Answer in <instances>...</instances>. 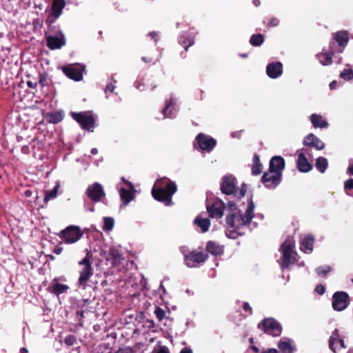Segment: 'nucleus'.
Here are the masks:
<instances>
[{
	"instance_id": "f257e3e1",
	"label": "nucleus",
	"mask_w": 353,
	"mask_h": 353,
	"mask_svg": "<svg viewBox=\"0 0 353 353\" xmlns=\"http://www.w3.org/2000/svg\"><path fill=\"white\" fill-rule=\"evenodd\" d=\"M231 212L226 217L228 225L234 230H237L250 223L254 217V204L252 199H248L246 204L242 203L237 210L232 202L228 203Z\"/></svg>"
},
{
	"instance_id": "f03ea898",
	"label": "nucleus",
	"mask_w": 353,
	"mask_h": 353,
	"mask_svg": "<svg viewBox=\"0 0 353 353\" xmlns=\"http://www.w3.org/2000/svg\"><path fill=\"white\" fill-rule=\"evenodd\" d=\"M176 190V185L174 181L162 178L156 181L152 190V194L156 200L164 202L165 205H170L172 196Z\"/></svg>"
},
{
	"instance_id": "7ed1b4c3",
	"label": "nucleus",
	"mask_w": 353,
	"mask_h": 353,
	"mask_svg": "<svg viewBox=\"0 0 353 353\" xmlns=\"http://www.w3.org/2000/svg\"><path fill=\"white\" fill-rule=\"evenodd\" d=\"M294 248V242L291 237H288L281 245L280 250L282 256L278 261L282 268H286L296 261V253Z\"/></svg>"
},
{
	"instance_id": "20e7f679",
	"label": "nucleus",
	"mask_w": 353,
	"mask_h": 353,
	"mask_svg": "<svg viewBox=\"0 0 353 353\" xmlns=\"http://www.w3.org/2000/svg\"><path fill=\"white\" fill-rule=\"evenodd\" d=\"M59 238L66 244H73L83 236L81 228L77 225H69L59 234Z\"/></svg>"
},
{
	"instance_id": "39448f33",
	"label": "nucleus",
	"mask_w": 353,
	"mask_h": 353,
	"mask_svg": "<svg viewBox=\"0 0 353 353\" xmlns=\"http://www.w3.org/2000/svg\"><path fill=\"white\" fill-rule=\"evenodd\" d=\"M72 118L77 121L84 130H91L94 128L95 119L91 112L72 113Z\"/></svg>"
},
{
	"instance_id": "423d86ee",
	"label": "nucleus",
	"mask_w": 353,
	"mask_h": 353,
	"mask_svg": "<svg viewBox=\"0 0 353 353\" xmlns=\"http://www.w3.org/2000/svg\"><path fill=\"white\" fill-rule=\"evenodd\" d=\"M258 326L259 328H262L265 333L273 336L280 335L282 331L280 323L272 318L265 319Z\"/></svg>"
},
{
	"instance_id": "0eeeda50",
	"label": "nucleus",
	"mask_w": 353,
	"mask_h": 353,
	"mask_svg": "<svg viewBox=\"0 0 353 353\" xmlns=\"http://www.w3.org/2000/svg\"><path fill=\"white\" fill-rule=\"evenodd\" d=\"M79 263V265H83V268L80 271V276L78 281V284L79 286H82L83 288H85L86 282L92 275V269L87 256L82 259Z\"/></svg>"
},
{
	"instance_id": "6e6552de",
	"label": "nucleus",
	"mask_w": 353,
	"mask_h": 353,
	"mask_svg": "<svg viewBox=\"0 0 353 353\" xmlns=\"http://www.w3.org/2000/svg\"><path fill=\"white\" fill-rule=\"evenodd\" d=\"M64 74L71 79L81 81L83 78L84 67L79 64H72L62 68Z\"/></svg>"
},
{
	"instance_id": "1a4fd4ad",
	"label": "nucleus",
	"mask_w": 353,
	"mask_h": 353,
	"mask_svg": "<svg viewBox=\"0 0 353 353\" xmlns=\"http://www.w3.org/2000/svg\"><path fill=\"white\" fill-rule=\"evenodd\" d=\"M348 294L345 292H337L333 295L332 307L334 310L342 311L349 303Z\"/></svg>"
},
{
	"instance_id": "9d476101",
	"label": "nucleus",
	"mask_w": 353,
	"mask_h": 353,
	"mask_svg": "<svg viewBox=\"0 0 353 353\" xmlns=\"http://www.w3.org/2000/svg\"><path fill=\"white\" fill-rule=\"evenodd\" d=\"M281 173L272 171L269 170L268 172L263 174L262 181L265 187L272 189L276 187L281 181Z\"/></svg>"
},
{
	"instance_id": "9b49d317",
	"label": "nucleus",
	"mask_w": 353,
	"mask_h": 353,
	"mask_svg": "<svg viewBox=\"0 0 353 353\" xmlns=\"http://www.w3.org/2000/svg\"><path fill=\"white\" fill-rule=\"evenodd\" d=\"M221 190L223 194L230 195L236 192V181L232 175H225L223 176Z\"/></svg>"
},
{
	"instance_id": "f8f14e48",
	"label": "nucleus",
	"mask_w": 353,
	"mask_h": 353,
	"mask_svg": "<svg viewBox=\"0 0 353 353\" xmlns=\"http://www.w3.org/2000/svg\"><path fill=\"white\" fill-rule=\"evenodd\" d=\"M196 140L199 148L208 152L212 151L216 145L215 139L203 133L199 134Z\"/></svg>"
},
{
	"instance_id": "ddd939ff",
	"label": "nucleus",
	"mask_w": 353,
	"mask_h": 353,
	"mask_svg": "<svg viewBox=\"0 0 353 353\" xmlns=\"http://www.w3.org/2000/svg\"><path fill=\"white\" fill-rule=\"evenodd\" d=\"M86 193L87 195L95 202L100 201L105 195L103 186L97 182L88 186Z\"/></svg>"
},
{
	"instance_id": "4468645a",
	"label": "nucleus",
	"mask_w": 353,
	"mask_h": 353,
	"mask_svg": "<svg viewBox=\"0 0 353 353\" xmlns=\"http://www.w3.org/2000/svg\"><path fill=\"white\" fill-rule=\"evenodd\" d=\"M47 46L52 50L59 49L65 43L63 34L60 32L57 35L46 34Z\"/></svg>"
},
{
	"instance_id": "2eb2a0df",
	"label": "nucleus",
	"mask_w": 353,
	"mask_h": 353,
	"mask_svg": "<svg viewBox=\"0 0 353 353\" xmlns=\"http://www.w3.org/2000/svg\"><path fill=\"white\" fill-rule=\"evenodd\" d=\"M208 256L201 252H192L185 255V263L187 266L193 268L196 263L204 262Z\"/></svg>"
},
{
	"instance_id": "dca6fc26",
	"label": "nucleus",
	"mask_w": 353,
	"mask_h": 353,
	"mask_svg": "<svg viewBox=\"0 0 353 353\" xmlns=\"http://www.w3.org/2000/svg\"><path fill=\"white\" fill-rule=\"evenodd\" d=\"M123 181L126 184L128 189L125 188H121L119 190V194L122 202L127 205L134 199V186L132 183L125 181L123 179Z\"/></svg>"
},
{
	"instance_id": "f3484780",
	"label": "nucleus",
	"mask_w": 353,
	"mask_h": 353,
	"mask_svg": "<svg viewBox=\"0 0 353 353\" xmlns=\"http://www.w3.org/2000/svg\"><path fill=\"white\" fill-rule=\"evenodd\" d=\"M224 203L221 201H215L211 206H208L207 210L211 218H221L223 215Z\"/></svg>"
},
{
	"instance_id": "a211bd4d",
	"label": "nucleus",
	"mask_w": 353,
	"mask_h": 353,
	"mask_svg": "<svg viewBox=\"0 0 353 353\" xmlns=\"http://www.w3.org/2000/svg\"><path fill=\"white\" fill-rule=\"evenodd\" d=\"M329 346L334 353L336 350L345 347L344 341L340 337L337 329L332 332L330 338Z\"/></svg>"
},
{
	"instance_id": "6ab92c4d",
	"label": "nucleus",
	"mask_w": 353,
	"mask_h": 353,
	"mask_svg": "<svg viewBox=\"0 0 353 353\" xmlns=\"http://www.w3.org/2000/svg\"><path fill=\"white\" fill-rule=\"evenodd\" d=\"M266 73L272 79L280 77L283 73V65L281 62L269 63L266 67Z\"/></svg>"
},
{
	"instance_id": "aec40b11",
	"label": "nucleus",
	"mask_w": 353,
	"mask_h": 353,
	"mask_svg": "<svg viewBox=\"0 0 353 353\" xmlns=\"http://www.w3.org/2000/svg\"><path fill=\"white\" fill-rule=\"evenodd\" d=\"M303 144L307 146H312L318 150H323L325 147L323 142L313 134H310L305 137Z\"/></svg>"
},
{
	"instance_id": "412c9836",
	"label": "nucleus",
	"mask_w": 353,
	"mask_h": 353,
	"mask_svg": "<svg viewBox=\"0 0 353 353\" xmlns=\"http://www.w3.org/2000/svg\"><path fill=\"white\" fill-rule=\"evenodd\" d=\"M285 168V160L281 156L272 157L270 162V170L278 173H281Z\"/></svg>"
},
{
	"instance_id": "4be33fe9",
	"label": "nucleus",
	"mask_w": 353,
	"mask_h": 353,
	"mask_svg": "<svg viewBox=\"0 0 353 353\" xmlns=\"http://www.w3.org/2000/svg\"><path fill=\"white\" fill-rule=\"evenodd\" d=\"M297 168L301 172H307L312 169V165L308 162L303 152H300L297 159Z\"/></svg>"
},
{
	"instance_id": "5701e85b",
	"label": "nucleus",
	"mask_w": 353,
	"mask_h": 353,
	"mask_svg": "<svg viewBox=\"0 0 353 353\" xmlns=\"http://www.w3.org/2000/svg\"><path fill=\"white\" fill-rule=\"evenodd\" d=\"M278 347L282 353H292L294 351L292 341L288 338H282L278 343Z\"/></svg>"
},
{
	"instance_id": "b1692460",
	"label": "nucleus",
	"mask_w": 353,
	"mask_h": 353,
	"mask_svg": "<svg viewBox=\"0 0 353 353\" xmlns=\"http://www.w3.org/2000/svg\"><path fill=\"white\" fill-rule=\"evenodd\" d=\"M310 120L314 128H326L328 126L327 122L324 120L321 114H312Z\"/></svg>"
},
{
	"instance_id": "393cba45",
	"label": "nucleus",
	"mask_w": 353,
	"mask_h": 353,
	"mask_svg": "<svg viewBox=\"0 0 353 353\" xmlns=\"http://www.w3.org/2000/svg\"><path fill=\"white\" fill-rule=\"evenodd\" d=\"M334 52L330 50L329 52H321L316 54V58L323 65H329L332 63V56Z\"/></svg>"
},
{
	"instance_id": "a878e982",
	"label": "nucleus",
	"mask_w": 353,
	"mask_h": 353,
	"mask_svg": "<svg viewBox=\"0 0 353 353\" xmlns=\"http://www.w3.org/2000/svg\"><path fill=\"white\" fill-rule=\"evenodd\" d=\"M65 6L64 0H53L52 5V13L55 18H58L62 13V10Z\"/></svg>"
},
{
	"instance_id": "bb28decb",
	"label": "nucleus",
	"mask_w": 353,
	"mask_h": 353,
	"mask_svg": "<svg viewBox=\"0 0 353 353\" xmlns=\"http://www.w3.org/2000/svg\"><path fill=\"white\" fill-rule=\"evenodd\" d=\"M314 239L311 236H307L303 239L301 243V250L305 253H310L313 249Z\"/></svg>"
},
{
	"instance_id": "cd10ccee",
	"label": "nucleus",
	"mask_w": 353,
	"mask_h": 353,
	"mask_svg": "<svg viewBox=\"0 0 353 353\" xmlns=\"http://www.w3.org/2000/svg\"><path fill=\"white\" fill-rule=\"evenodd\" d=\"M206 250L213 255H221L223 252V247L213 241L207 243Z\"/></svg>"
},
{
	"instance_id": "c85d7f7f",
	"label": "nucleus",
	"mask_w": 353,
	"mask_h": 353,
	"mask_svg": "<svg viewBox=\"0 0 353 353\" xmlns=\"http://www.w3.org/2000/svg\"><path fill=\"white\" fill-rule=\"evenodd\" d=\"M195 225L199 227L202 232H205L208 230L210 225V221L208 219H203L201 216H197L194 220Z\"/></svg>"
},
{
	"instance_id": "c756f323",
	"label": "nucleus",
	"mask_w": 353,
	"mask_h": 353,
	"mask_svg": "<svg viewBox=\"0 0 353 353\" xmlns=\"http://www.w3.org/2000/svg\"><path fill=\"white\" fill-rule=\"evenodd\" d=\"M179 43L183 46L185 50L188 48L192 46L194 43V36L186 35L185 34H182L179 39Z\"/></svg>"
},
{
	"instance_id": "7c9ffc66",
	"label": "nucleus",
	"mask_w": 353,
	"mask_h": 353,
	"mask_svg": "<svg viewBox=\"0 0 353 353\" xmlns=\"http://www.w3.org/2000/svg\"><path fill=\"white\" fill-rule=\"evenodd\" d=\"M63 119V113L62 112H49L46 114V119L51 123H57Z\"/></svg>"
},
{
	"instance_id": "2f4dec72",
	"label": "nucleus",
	"mask_w": 353,
	"mask_h": 353,
	"mask_svg": "<svg viewBox=\"0 0 353 353\" xmlns=\"http://www.w3.org/2000/svg\"><path fill=\"white\" fill-rule=\"evenodd\" d=\"M175 111V107L172 99L166 101L165 107L163 110V114L165 117L170 118L174 115V112Z\"/></svg>"
},
{
	"instance_id": "473e14b6",
	"label": "nucleus",
	"mask_w": 353,
	"mask_h": 353,
	"mask_svg": "<svg viewBox=\"0 0 353 353\" xmlns=\"http://www.w3.org/2000/svg\"><path fill=\"white\" fill-rule=\"evenodd\" d=\"M335 39L338 43L339 46L345 47L349 40L348 34L346 31L338 32L336 34Z\"/></svg>"
},
{
	"instance_id": "72a5a7b5",
	"label": "nucleus",
	"mask_w": 353,
	"mask_h": 353,
	"mask_svg": "<svg viewBox=\"0 0 353 353\" xmlns=\"http://www.w3.org/2000/svg\"><path fill=\"white\" fill-rule=\"evenodd\" d=\"M109 255L111 257V263L112 265H116L121 262V254L117 249L114 248H110L109 250Z\"/></svg>"
},
{
	"instance_id": "f704fd0d",
	"label": "nucleus",
	"mask_w": 353,
	"mask_h": 353,
	"mask_svg": "<svg viewBox=\"0 0 353 353\" xmlns=\"http://www.w3.org/2000/svg\"><path fill=\"white\" fill-rule=\"evenodd\" d=\"M60 187V184L59 181H57L55 186L52 190L47 191L46 192V195L44 197V201L46 203L49 201L54 199L57 196L58 190Z\"/></svg>"
},
{
	"instance_id": "c9c22d12",
	"label": "nucleus",
	"mask_w": 353,
	"mask_h": 353,
	"mask_svg": "<svg viewBox=\"0 0 353 353\" xmlns=\"http://www.w3.org/2000/svg\"><path fill=\"white\" fill-rule=\"evenodd\" d=\"M69 287L67 285L56 283L52 285L53 293L59 296L61 294L67 292Z\"/></svg>"
},
{
	"instance_id": "e433bc0d",
	"label": "nucleus",
	"mask_w": 353,
	"mask_h": 353,
	"mask_svg": "<svg viewBox=\"0 0 353 353\" xmlns=\"http://www.w3.org/2000/svg\"><path fill=\"white\" fill-rule=\"evenodd\" d=\"M327 165V160L324 157H319L316 160V168L321 173L325 172Z\"/></svg>"
},
{
	"instance_id": "4c0bfd02",
	"label": "nucleus",
	"mask_w": 353,
	"mask_h": 353,
	"mask_svg": "<svg viewBox=\"0 0 353 353\" xmlns=\"http://www.w3.org/2000/svg\"><path fill=\"white\" fill-rule=\"evenodd\" d=\"M262 171V165L259 162V157L255 154L254 157V163L252 168V172L254 175L259 174Z\"/></svg>"
},
{
	"instance_id": "58836bf2",
	"label": "nucleus",
	"mask_w": 353,
	"mask_h": 353,
	"mask_svg": "<svg viewBox=\"0 0 353 353\" xmlns=\"http://www.w3.org/2000/svg\"><path fill=\"white\" fill-rule=\"evenodd\" d=\"M263 36L261 34H258L252 35L250 42L254 46H259L263 43Z\"/></svg>"
},
{
	"instance_id": "ea45409f",
	"label": "nucleus",
	"mask_w": 353,
	"mask_h": 353,
	"mask_svg": "<svg viewBox=\"0 0 353 353\" xmlns=\"http://www.w3.org/2000/svg\"><path fill=\"white\" fill-rule=\"evenodd\" d=\"M114 221L111 217H105L103 219V229L105 231L110 232L113 229Z\"/></svg>"
},
{
	"instance_id": "a19ab883",
	"label": "nucleus",
	"mask_w": 353,
	"mask_h": 353,
	"mask_svg": "<svg viewBox=\"0 0 353 353\" xmlns=\"http://www.w3.org/2000/svg\"><path fill=\"white\" fill-rule=\"evenodd\" d=\"M332 268L330 265H325L320 266L316 269V272L319 276H325L327 273L331 272Z\"/></svg>"
},
{
	"instance_id": "79ce46f5",
	"label": "nucleus",
	"mask_w": 353,
	"mask_h": 353,
	"mask_svg": "<svg viewBox=\"0 0 353 353\" xmlns=\"http://www.w3.org/2000/svg\"><path fill=\"white\" fill-rule=\"evenodd\" d=\"M340 77L345 81L351 80L353 78V70L350 68L344 70L341 72Z\"/></svg>"
},
{
	"instance_id": "37998d69",
	"label": "nucleus",
	"mask_w": 353,
	"mask_h": 353,
	"mask_svg": "<svg viewBox=\"0 0 353 353\" xmlns=\"http://www.w3.org/2000/svg\"><path fill=\"white\" fill-rule=\"evenodd\" d=\"M154 314L159 321L163 319L165 316V311L159 307L155 308Z\"/></svg>"
},
{
	"instance_id": "c03bdc74",
	"label": "nucleus",
	"mask_w": 353,
	"mask_h": 353,
	"mask_svg": "<svg viewBox=\"0 0 353 353\" xmlns=\"http://www.w3.org/2000/svg\"><path fill=\"white\" fill-rule=\"evenodd\" d=\"M344 188L346 192L347 190L353 189V179H350L347 181H346L344 183ZM347 194H349L348 192H347Z\"/></svg>"
},
{
	"instance_id": "a18cd8bd",
	"label": "nucleus",
	"mask_w": 353,
	"mask_h": 353,
	"mask_svg": "<svg viewBox=\"0 0 353 353\" xmlns=\"http://www.w3.org/2000/svg\"><path fill=\"white\" fill-rule=\"evenodd\" d=\"M39 82L42 87L47 85V75L46 74H40Z\"/></svg>"
},
{
	"instance_id": "49530a36",
	"label": "nucleus",
	"mask_w": 353,
	"mask_h": 353,
	"mask_svg": "<svg viewBox=\"0 0 353 353\" xmlns=\"http://www.w3.org/2000/svg\"><path fill=\"white\" fill-rule=\"evenodd\" d=\"M152 353H170L168 348L165 346H161L157 349H154Z\"/></svg>"
},
{
	"instance_id": "de8ad7c7",
	"label": "nucleus",
	"mask_w": 353,
	"mask_h": 353,
	"mask_svg": "<svg viewBox=\"0 0 353 353\" xmlns=\"http://www.w3.org/2000/svg\"><path fill=\"white\" fill-rule=\"evenodd\" d=\"M75 340H76L75 337L74 336L70 335V336L65 337L64 341L66 345H72L74 343Z\"/></svg>"
},
{
	"instance_id": "09e8293b",
	"label": "nucleus",
	"mask_w": 353,
	"mask_h": 353,
	"mask_svg": "<svg viewBox=\"0 0 353 353\" xmlns=\"http://www.w3.org/2000/svg\"><path fill=\"white\" fill-rule=\"evenodd\" d=\"M315 291L321 295L325 292V287L323 285H318L315 288Z\"/></svg>"
},
{
	"instance_id": "8fccbe9b",
	"label": "nucleus",
	"mask_w": 353,
	"mask_h": 353,
	"mask_svg": "<svg viewBox=\"0 0 353 353\" xmlns=\"http://www.w3.org/2000/svg\"><path fill=\"white\" fill-rule=\"evenodd\" d=\"M279 23V21L276 18H272L269 22L268 26H277Z\"/></svg>"
},
{
	"instance_id": "3c124183",
	"label": "nucleus",
	"mask_w": 353,
	"mask_h": 353,
	"mask_svg": "<svg viewBox=\"0 0 353 353\" xmlns=\"http://www.w3.org/2000/svg\"><path fill=\"white\" fill-rule=\"evenodd\" d=\"M249 341H250V347L252 348V350L254 352H256V353H257V352H259V349L256 346H255V345H254V339H253V338H250V339H249Z\"/></svg>"
},
{
	"instance_id": "603ef678",
	"label": "nucleus",
	"mask_w": 353,
	"mask_h": 353,
	"mask_svg": "<svg viewBox=\"0 0 353 353\" xmlns=\"http://www.w3.org/2000/svg\"><path fill=\"white\" fill-rule=\"evenodd\" d=\"M247 191V187L245 184H242L240 191H239V196H243Z\"/></svg>"
},
{
	"instance_id": "864d4df0",
	"label": "nucleus",
	"mask_w": 353,
	"mask_h": 353,
	"mask_svg": "<svg viewBox=\"0 0 353 353\" xmlns=\"http://www.w3.org/2000/svg\"><path fill=\"white\" fill-rule=\"evenodd\" d=\"M115 87L112 85V84H108L107 85L105 89V92L107 94L108 92H112L114 90Z\"/></svg>"
},
{
	"instance_id": "5fc2aeb1",
	"label": "nucleus",
	"mask_w": 353,
	"mask_h": 353,
	"mask_svg": "<svg viewBox=\"0 0 353 353\" xmlns=\"http://www.w3.org/2000/svg\"><path fill=\"white\" fill-rule=\"evenodd\" d=\"M243 310L246 312H249L250 314L252 313V308L249 303L247 302L243 303Z\"/></svg>"
},
{
	"instance_id": "6e6d98bb",
	"label": "nucleus",
	"mask_w": 353,
	"mask_h": 353,
	"mask_svg": "<svg viewBox=\"0 0 353 353\" xmlns=\"http://www.w3.org/2000/svg\"><path fill=\"white\" fill-rule=\"evenodd\" d=\"M241 133H242V130L234 132L232 133L231 136L233 138H239V137H240Z\"/></svg>"
},
{
	"instance_id": "4d7b16f0",
	"label": "nucleus",
	"mask_w": 353,
	"mask_h": 353,
	"mask_svg": "<svg viewBox=\"0 0 353 353\" xmlns=\"http://www.w3.org/2000/svg\"><path fill=\"white\" fill-rule=\"evenodd\" d=\"M347 172L350 174L353 175V161L350 162Z\"/></svg>"
},
{
	"instance_id": "13d9d810",
	"label": "nucleus",
	"mask_w": 353,
	"mask_h": 353,
	"mask_svg": "<svg viewBox=\"0 0 353 353\" xmlns=\"http://www.w3.org/2000/svg\"><path fill=\"white\" fill-rule=\"evenodd\" d=\"M261 353H279V352H278L277 350H276L274 348H270L267 350L262 351Z\"/></svg>"
},
{
	"instance_id": "bf43d9fd",
	"label": "nucleus",
	"mask_w": 353,
	"mask_h": 353,
	"mask_svg": "<svg viewBox=\"0 0 353 353\" xmlns=\"http://www.w3.org/2000/svg\"><path fill=\"white\" fill-rule=\"evenodd\" d=\"M180 353H193L190 348H183L181 350Z\"/></svg>"
},
{
	"instance_id": "052dcab7",
	"label": "nucleus",
	"mask_w": 353,
	"mask_h": 353,
	"mask_svg": "<svg viewBox=\"0 0 353 353\" xmlns=\"http://www.w3.org/2000/svg\"><path fill=\"white\" fill-rule=\"evenodd\" d=\"M62 250H63V248H62L57 247V248H55L54 252H55L57 254H60L62 252Z\"/></svg>"
},
{
	"instance_id": "680f3d73",
	"label": "nucleus",
	"mask_w": 353,
	"mask_h": 353,
	"mask_svg": "<svg viewBox=\"0 0 353 353\" xmlns=\"http://www.w3.org/2000/svg\"><path fill=\"white\" fill-rule=\"evenodd\" d=\"M149 35H150L152 39H155V38H156V37H157V36H158V34H157V32H150V33H149Z\"/></svg>"
},
{
	"instance_id": "e2e57ef3",
	"label": "nucleus",
	"mask_w": 353,
	"mask_h": 353,
	"mask_svg": "<svg viewBox=\"0 0 353 353\" xmlns=\"http://www.w3.org/2000/svg\"><path fill=\"white\" fill-rule=\"evenodd\" d=\"M28 85L30 87V88H34L35 85H36V83H32V81H28Z\"/></svg>"
},
{
	"instance_id": "0e129e2a",
	"label": "nucleus",
	"mask_w": 353,
	"mask_h": 353,
	"mask_svg": "<svg viewBox=\"0 0 353 353\" xmlns=\"http://www.w3.org/2000/svg\"><path fill=\"white\" fill-rule=\"evenodd\" d=\"M336 84V82L335 81L331 82L330 84V88H332V89L335 88Z\"/></svg>"
},
{
	"instance_id": "69168bd1",
	"label": "nucleus",
	"mask_w": 353,
	"mask_h": 353,
	"mask_svg": "<svg viewBox=\"0 0 353 353\" xmlns=\"http://www.w3.org/2000/svg\"><path fill=\"white\" fill-rule=\"evenodd\" d=\"M25 195L27 196V197H29L32 195V192L29 190H26L25 192Z\"/></svg>"
},
{
	"instance_id": "338daca9",
	"label": "nucleus",
	"mask_w": 353,
	"mask_h": 353,
	"mask_svg": "<svg viewBox=\"0 0 353 353\" xmlns=\"http://www.w3.org/2000/svg\"><path fill=\"white\" fill-rule=\"evenodd\" d=\"M97 152H98V150H97V148H92V149L91 150V153H92V154H93V155L97 154Z\"/></svg>"
},
{
	"instance_id": "774afa93",
	"label": "nucleus",
	"mask_w": 353,
	"mask_h": 353,
	"mask_svg": "<svg viewBox=\"0 0 353 353\" xmlns=\"http://www.w3.org/2000/svg\"><path fill=\"white\" fill-rule=\"evenodd\" d=\"M19 353H28V352L27 349H26V348L23 347V348H21V349L20 350V352H19Z\"/></svg>"
}]
</instances>
